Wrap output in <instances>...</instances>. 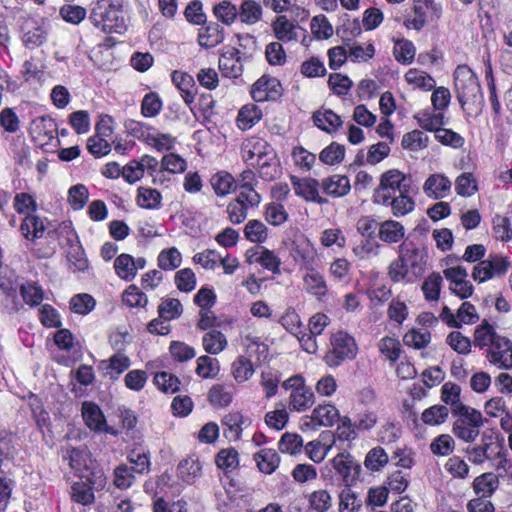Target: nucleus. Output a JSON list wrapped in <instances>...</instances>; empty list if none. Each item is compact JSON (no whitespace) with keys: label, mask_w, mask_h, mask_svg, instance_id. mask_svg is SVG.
<instances>
[{"label":"nucleus","mask_w":512,"mask_h":512,"mask_svg":"<svg viewBox=\"0 0 512 512\" xmlns=\"http://www.w3.org/2000/svg\"><path fill=\"white\" fill-rule=\"evenodd\" d=\"M89 21L104 33L123 34L127 30L122 6L110 0H97L93 3Z\"/></svg>","instance_id":"nucleus-1"},{"label":"nucleus","mask_w":512,"mask_h":512,"mask_svg":"<svg viewBox=\"0 0 512 512\" xmlns=\"http://www.w3.org/2000/svg\"><path fill=\"white\" fill-rule=\"evenodd\" d=\"M454 419L452 433L455 437L465 443H473L480 435L482 427L487 419L482 412L470 407H460L452 413Z\"/></svg>","instance_id":"nucleus-2"},{"label":"nucleus","mask_w":512,"mask_h":512,"mask_svg":"<svg viewBox=\"0 0 512 512\" xmlns=\"http://www.w3.org/2000/svg\"><path fill=\"white\" fill-rule=\"evenodd\" d=\"M454 86L462 107L483 101L478 78L467 65H459L454 71Z\"/></svg>","instance_id":"nucleus-3"},{"label":"nucleus","mask_w":512,"mask_h":512,"mask_svg":"<svg viewBox=\"0 0 512 512\" xmlns=\"http://www.w3.org/2000/svg\"><path fill=\"white\" fill-rule=\"evenodd\" d=\"M282 388L289 392L288 409L290 412L302 413L315 403V395L301 374H295L282 382Z\"/></svg>","instance_id":"nucleus-4"},{"label":"nucleus","mask_w":512,"mask_h":512,"mask_svg":"<svg viewBox=\"0 0 512 512\" xmlns=\"http://www.w3.org/2000/svg\"><path fill=\"white\" fill-rule=\"evenodd\" d=\"M410 191L411 184L406 175L397 169H391L381 175L380 184L374 192V203L388 205L391 197Z\"/></svg>","instance_id":"nucleus-5"},{"label":"nucleus","mask_w":512,"mask_h":512,"mask_svg":"<svg viewBox=\"0 0 512 512\" xmlns=\"http://www.w3.org/2000/svg\"><path fill=\"white\" fill-rule=\"evenodd\" d=\"M358 347L355 339L345 331H337L330 336V349L324 357L329 367H338L344 361L353 360Z\"/></svg>","instance_id":"nucleus-6"},{"label":"nucleus","mask_w":512,"mask_h":512,"mask_svg":"<svg viewBox=\"0 0 512 512\" xmlns=\"http://www.w3.org/2000/svg\"><path fill=\"white\" fill-rule=\"evenodd\" d=\"M470 462L476 465L483 464L486 460L494 461L497 468H506L507 452L504 447L498 443L485 442L482 444L468 447L465 450Z\"/></svg>","instance_id":"nucleus-7"},{"label":"nucleus","mask_w":512,"mask_h":512,"mask_svg":"<svg viewBox=\"0 0 512 512\" xmlns=\"http://www.w3.org/2000/svg\"><path fill=\"white\" fill-rule=\"evenodd\" d=\"M510 268V261L507 257L502 255L489 256L485 260H481L474 266L472 278L474 281L483 283L492 278L501 277L505 275Z\"/></svg>","instance_id":"nucleus-8"},{"label":"nucleus","mask_w":512,"mask_h":512,"mask_svg":"<svg viewBox=\"0 0 512 512\" xmlns=\"http://www.w3.org/2000/svg\"><path fill=\"white\" fill-rule=\"evenodd\" d=\"M275 153L272 146L263 138L252 136L242 142L240 154L242 160L249 166L255 167L257 163L272 157Z\"/></svg>","instance_id":"nucleus-9"},{"label":"nucleus","mask_w":512,"mask_h":512,"mask_svg":"<svg viewBox=\"0 0 512 512\" xmlns=\"http://www.w3.org/2000/svg\"><path fill=\"white\" fill-rule=\"evenodd\" d=\"M335 474L344 486L356 483L361 472L360 464L348 453H339L331 460Z\"/></svg>","instance_id":"nucleus-10"},{"label":"nucleus","mask_w":512,"mask_h":512,"mask_svg":"<svg viewBox=\"0 0 512 512\" xmlns=\"http://www.w3.org/2000/svg\"><path fill=\"white\" fill-rule=\"evenodd\" d=\"M290 255L301 270L314 268L317 264V250L306 237L302 236L293 241Z\"/></svg>","instance_id":"nucleus-11"},{"label":"nucleus","mask_w":512,"mask_h":512,"mask_svg":"<svg viewBox=\"0 0 512 512\" xmlns=\"http://www.w3.org/2000/svg\"><path fill=\"white\" fill-rule=\"evenodd\" d=\"M341 418L339 410L332 404L318 405L310 416L302 422V428L316 430L318 427H331Z\"/></svg>","instance_id":"nucleus-12"},{"label":"nucleus","mask_w":512,"mask_h":512,"mask_svg":"<svg viewBox=\"0 0 512 512\" xmlns=\"http://www.w3.org/2000/svg\"><path fill=\"white\" fill-rule=\"evenodd\" d=\"M486 358L499 369H512V342L504 336L496 338L494 344L488 348Z\"/></svg>","instance_id":"nucleus-13"},{"label":"nucleus","mask_w":512,"mask_h":512,"mask_svg":"<svg viewBox=\"0 0 512 512\" xmlns=\"http://www.w3.org/2000/svg\"><path fill=\"white\" fill-rule=\"evenodd\" d=\"M444 277L449 281V289L461 299L470 297L473 285L467 280L468 273L462 266L450 267L443 270Z\"/></svg>","instance_id":"nucleus-14"},{"label":"nucleus","mask_w":512,"mask_h":512,"mask_svg":"<svg viewBox=\"0 0 512 512\" xmlns=\"http://www.w3.org/2000/svg\"><path fill=\"white\" fill-rule=\"evenodd\" d=\"M81 412L83 420L90 430L111 435L117 434L113 428L107 425L105 416L97 404L85 401L82 403Z\"/></svg>","instance_id":"nucleus-15"},{"label":"nucleus","mask_w":512,"mask_h":512,"mask_svg":"<svg viewBox=\"0 0 512 512\" xmlns=\"http://www.w3.org/2000/svg\"><path fill=\"white\" fill-rule=\"evenodd\" d=\"M399 255L414 277L421 276L425 270L426 253L424 249L416 247L413 243H402L399 246Z\"/></svg>","instance_id":"nucleus-16"},{"label":"nucleus","mask_w":512,"mask_h":512,"mask_svg":"<svg viewBox=\"0 0 512 512\" xmlns=\"http://www.w3.org/2000/svg\"><path fill=\"white\" fill-rule=\"evenodd\" d=\"M282 95L280 82L275 78L262 76L252 86L251 96L256 102L277 100Z\"/></svg>","instance_id":"nucleus-17"},{"label":"nucleus","mask_w":512,"mask_h":512,"mask_svg":"<svg viewBox=\"0 0 512 512\" xmlns=\"http://www.w3.org/2000/svg\"><path fill=\"white\" fill-rule=\"evenodd\" d=\"M56 133L57 124L50 116H40L31 122L30 134L41 145L48 144L55 138Z\"/></svg>","instance_id":"nucleus-18"},{"label":"nucleus","mask_w":512,"mask_h":512,"mask_svg":"<svg viewBox=\"0 0 512 512\" xmlns=\"http://www.w3.org/2000/svg\"><path fill=\"white\" fill-rule=\"evenodd\" d=\"M452 182L441 173L431 174L423 184V192L429 198L440 200L446 198L451 192Z\"/></svg>","instance_id":"nucleus-19"},{"label":"nucleus","mask_w":512,"mask_h":512,"mask_svg":"<svg viewBox=\"0 0 512 512\" xmlns=\"http://www.w3.org/2000/svg\"><path fill=\"white\" fill-rule=\"evenodd\" d=\"M219 69L224 77L238 78L243 71L241 52L234 47L225 49L219 58Z\"/></svg>","instance_id":"nucleus-20"},{"label":"nucleus","mask_w":512,"mask_h":512,"mask_svg":"<svg viewBox=\"0 0 512 512\" xmlns=\"http://www.w3.org/2000/svg\"><path fill=\"white\" fill-rule=\"evenodd\" d=\"M303 287L306 293L322 300L328 294V285L325 277L314 268L306 270L303 275Z\"/></svg>","instance_id":"nucleus-21"},{"label":"nucleus","mask_w":512,"mask_h":512,"mask_svg":"<svg viewBox=\"0 0 512 512\" xmlns=\"http://www.w3.org/2000/svg\"><path fill=\"white\" fill-rule=\"evenodd\" d=\"M69 248L67 251V259L71 265V269L76 272H83L88 268V260L85 257L84 250L78 240L77 235L72 231L68 238Z\"/></svg>","instance_id":"nucleus-22"},{"label":"nucleus","mask_w":512,"mask_h":512,"mask_svg":"<svg viewBox=\"0 0 512 512\" xmlns=\"http://www.w3.org/2000/svg\"><path fill=\"white\" fill-rule=\"evenodd\" d=\"M202 467L198 456H189L178 464V477L186 484H193L201 476Z\"/></svg>","instance_id":"nucleus-23"},{"label":"nucleus","mask_w":512,"mask_h":512,"mask_svg":"<svg viewBox=\"0 0 512 512\" xmlns=\"http://www.w3.org/2000/svg\"><path fill=\"white\" fill-rule=\"evenodd\" d=\"M64 459L68 460L70 468L79 476H83V473L88 472L93 465L91 455L86 448H72Z\"/></svg>","instance_id":"nucleus-24"},{"label":"nucleus","mask_w":512,"mask_h":512,"mask_svg":"<svg viewBox=\"0 0 512 512\" xmlns=\"http://www.w3.org/2000/svg\"><path fill=\"white\" fill-rule=\"evenodd\" d=\"M46 230L45 220L35 214H27L21 222L20 231L28 241L42 238Z\"/></svg>","instance_id":"nucleus-25"},{"label":"nucleus","mask_w":512,"mask_h":512,"mask_svg":"<svg viewBox=\"0 0 512 512\" xmlns=\"http://www.w3.org/2000/svg\"><path fill=\"white\" fill-rule=\"evenodd\" d=\"M171 77L172 82L179 89L184 102L187 105L192 104L194 102L195 95L197 92V87L195 85L193 77L187 73L180 71H174Z\"/></svg>","instance_id":"nucleus-26"},{"label":"nucleus","mask_w":512,"mask_h":512,"mask_svg":"<svg viewBox=\"0 0 512 512\" xmlns=\"http://www.w3.org/2000/svg\"><path fill=\"white\" fill-rule=\"evenodd\" d=\"M405 236L404 226L395 220H385L378 226V237L387 244L400 242Z\"/></svg>","instance_id":"nucleus-27"},{"label":"nucleus","mask_w":512,"mask_h":512,"mask_svg":"<svg viewBox=\"0 0 512 512\" xmlns=\"http://www.w3.org/2000/svg\"><path fill=\"white\" fill-rule=\"evenodd\" d=\"M224 41V30L217 23H210L199 29L198 43L205 49L213 48Z\"/></svg>","instance_id":"nucleus-28"},{"label":"nucleus","mask_w":512,"mask_h":512,"mask_svg":"<svg viewBox=\"0 0 512 512\" xmlns=\"http://www.w3.org/2000/svg\"><path fill=\"white\" fill-rule=\"evenodd\" d=\"M130 366V359L122 352H116L108 360L100 364V368L105 371V375L111 379H117Z\"/></svg>","instance_id":"nucleus-29"},{"label":"nucleus","mask_w":512,"mask_h":512,"mask_svg":"<svg viewBox=\"0 0 512 512\" xmlns=\"http://www.w3.org/2000/svg\"><path fill=\"white\" fill-rule=\"evenodd\" d=\"M271 26L274 36L279 42L288 43L297 39L298 26L285 16H278Z\"/></svg>","instance_id":"nucleus-30"},{"label":"nucleus","mask_w":512,"mask_h":512,"mask_svg":"<svg viewBox=\"0 0 512 512\" xmlns=\"http://www.w3.org/2000/svg\"><path fill=\"white\" fill-rule=\"evenodd\" d=\"M314 124L327 133H333L342 125L339 115L330 109L318 110L313 114Z\"/></svg>","instance_id":"nucleus-31"},{"label":"nucleus","mask_w":512,"mask_h":512,"mask_svg":"<svg viewBox=\"0 0 512 512\" xmlns=\"http://www.w3.org/2000/svg\"><path fill=\"white\" fill-rule=\"evenodd\" d=\"M291 181L296 195L307 201L320 203L321 199L318 192V182L314 179H299L291 177Z\"/></svg>","instance_id":"nucleus-32"},{"label":"nucleus","mask_w":512,"mask_h":512,"mask_svg":"<svg viewBox=\"0 0 512 512\" xmlns=\"http://www.w3.org/2000/svg\"><path fill=\"white\" fill-rule=\"evenodd\" d=\"M323 191L333 197H342L350 191V181L347 176L332 175L322 182Z\"/></svg>","instance_id":"nucleus-33"},{"label":"nucleus","mask_w":512,"mask_h":512,"mask_svg":"<svg viewBox=\"0 0 512 512\" xmlns=\"http://www.w3.org/2000/svg\"><path fill=\"white\" fill-rule=\"evenodd\" d=\"M254 460L260 472L272 474L280 464V457L273 449L264 448L254 454Z\"/></svg>","instance_id":"nucleus-34"},{"label":"nucleus","mask_w":512,"mask_h":512,"mask_svg":"<svg viewBox=\"0 0 512 512\" xmlns=\"http://www.w3.org/2000/svg\"><path fill=\"white\" fill-rule=\"evenodd\" d=\"M230 371L233 379L239 384L248 381L255 373L251 360L245 355H239L235 358Z\"/></svg>","instance_id":"nucleus-35"},{"label":"nucleus","mask_w":512,"mask_h":512,"mask_svg":"<svg viewBox=\"0 0 512 512\" xmlns=\"http://www.w3.org/2000/svg\"><path fill=\"white\" fill-rule=\"evenodd\" d=\"M161 193L153 188L140 186L137 189L136 203L147 210H158L162 206Z\"/></svg>","instance_id":"nucleus-36"},{"label":"nucleus","mask_w":512,"mask_h":512,"mask_svg":"<svg viewBox=\"0 0 512 512\" xmlns=\"http://www.w3.org/2000/svg\"><path fill=\"white\" fill-rule=\"evenodd\" d=\"M239 453L233 448H223L215 456V464L217 468L225 474L235 471L239 467Z\"/></svg>","instance_id":"nucleus-37"},{"label":"nucleus","mask_w":512,"mask_h":512,"mask_svg":"<svg viewBox=\"0 0 512 512\" xmlns=\"http://www.w3.org/2000/svg\"><path fill=\"white\" fill-rule=\"evenodd\" d=\"M238 17L242 23L254 25L262 19L263 10L259 2L255 0H244L239 9Z\"/></svg>","instance_id":"nucleus-38"},{"label":"nucleus","mask_w":512,"mask_h":512,"mask_svg":"<svg viewBox=\"0 0 512 512\" xmlns=\"http://www.w3.org/2000/svg\"><path fill=\"white\" fill-rule=\"evenodd\" d=\"M210 182L215 194L220 197L230 194L237 188L234 177L226 171L214 174Z\"/></svg>","instance_id":"nucleus-39"},{"label":"nucleus","mask_w":512,"mask_h":512,"mask_svg":"<svg viewBox=\"0 0 512 512\" xmlns=\"http://www.w3.org/2000/svg\"><path fill=\"white\" fill-rule=\"evenodd\" d=\"M472 485L476 495L489 498L498 488L499 480L493 473H483L474 479Z\"/></svg>","instance_id":"nucleus-40"},{"label":"nucleus","mask_w":512,"mask_h":512,"mask_svg":"<svg viewBox=\"0 0 512 512\" xmlns=\"http://www.w3.org/2000/svg\"><path fill=\"white\" fill-rule=\"evenodd\" d=\"M415 118L423 129L433 131L435 134L436 130L441 129L445 124V117L441 111L422 110L415 115Z\"/></svg>","instance_id":"nucleus-41"},{"label":"nucleus","mask_w":512,"mask_h":512,"mask_svg":"<svg viewBox=\"0 0 512 512\" xmlns=\"http://www.w3.org/2000/svg\"><path fill=\"white\" fill-rule=\"evenodd\" d=\"M410 192L401 193L388 200V205L391 207L392 214L395 217H402L414 210L415 202L410 195Z\"/></svg>","instance_id":"nucleus-42"},{"label":"nucleus","mask_w":512,"mask_h":512,"mask_svg":"<svg viewBox=\"0 0 512 512\" xmlns=\"http://www.w3.org/2000/svg\"><path fill=\"white\" fill-rule=\"evenodd\" d=\"M261 117L262 112L256 105H245L239 110L237 126L243 131L249 130L261 120Z\"/></svg>","instance_id":"nucleus-43"},{"label":"nucleus","mask_w":512,"mask_h":512,"mask_svg":"<svg viewBox=\"0 0 512 512\" xmlns=\"http://www.w3.org/2000/svg\"><path fill=\"white\" fill-rule=\"evenodd\" d=\"M114 270L120 279L132 281L136 277L134 257L127 253L120 254L114 261Z\"/></svg>","instance_id":"nucleus-44"},{"label":"nucleus","mask_w":512,"mask_h":512,"mask_svg":"<svg viewBox=\"0 0 512 512\" xmlns=\"http://www.w3.org/2000/svg\"><path fill=\"white\" fill-rule=\"evenodd\" d=\"M202 344L207 353L217 355L226 348L227 338L221 331L211 330L203 336Z\"/></svg>","instance_id":"nucleus-45"},{"label":"nucleus","mask_w":512,"mask_h":512,"mask_svg":"<svg viewBox=\"0 0 512 512\" xmlns=\"http://www.w3.org/2000/svg\"><path fill=\"white\" fill-rule=\"evenodd\" d=\"M492 325L488 322L483 321L478 325L474 332V345L479 348L491 347L496 341V338H500Z\"/></svg>","instance_id":"nucleus-46"},{"label":"nucleus","mask_w":512,"mask_h":512,"mask_svg":"<svg viewBox=\"0 0 512 512\" xmlns=\"http://www.w3.org/2000/svg\"><path fill=\"white\" fill-rule=\"evenodd\" d=\"M382 246L375 237L364 238L353 248L354 255L360 260H367L380 254Z\"/></svg>","instance_id":"nucleus-47"},{"label":"nucleus","mask_w":512,"mask_h":512,"mask_svg":"<svg viewBox=\"0 0 512 512\" xmlns=\"http://www.w3.org/2000/svg\"><path fill=\"white\" fill-rule=\"evenodd\" d=\"M460 394V386L452 382H446L441 388V400L446 405H450L452 413H454V410H457L460 407L467 406L461 402Z\"/></svg>","instance_id":"nucleus-48"},{"label":"nucleus","mask_w":512,"mask_h":512,"mask_svg":"<svg viewBox=\"0 0 512 512\" xmlns=\"http://www.w3.org/2000/svg\"><path fill=\"white\" fill-rule=\"evenodd\" d=\"M449 416V409L446 405H433L422 412L421 420L429 426L443 424Z\"/></svg>","instance_id":"nucleus-49"},{"label":"nucleus","mask_w":512,"mask_h":512,"mask_svg":"<svg viewBox=\"0 0 512 512\" xmlns=\"http://www.w3.org/2000/svg\"><path fill=\"white\" fill-rule=\"evenodd\" d=\"M405 80L416 88L424 91L432 90L436 82L432 76L428 73L412 68L405 74Z\"/></svg>","instance_id":"nucleus-50"},{"label":"nucleus","mask_w":512,"mask_h":512,"mask_svg":"<svg viewBox=\"0 0 512 512\" xmlns=\"http://www.w3.org/2000/svg\"><path fill=\"white\" fill-rule=\"evenodd\" d=\"M430 341L431 334L426 328H413L403 336L404 344L414 349L425 348L430 343Z\"/></svg>","instance_id":"nucleus-51"},{"label":"nucleus","mask_w":512,"mask_h":512,"mask_svg":"<svg viewBox=\"0 0 512 512\" xmlns=\"http://www.w3.org/2000/svg\"><path fill=\"white\" fill-rule=\"evenodd\" d=\"M158 266L166 271L178 268L182 262V255L176 247L162 250L157 258Z\"/></svg>","instance_id":"nucleus-52"},{"label":"nucleus","mask_w":512,"mask_h":512,"mask_svg":"<svg viewBox=\"0 0 512 512\" xmlns=\"http://www.w3.org/2000/svg\"><path fill=\"white\" fill-rule=\"evenodd\" d=\"M280 380L281 377L278 371L268 369L261 372L260 385L266 399H270L277 394Z\"/></svg>","instance_id":"nucleus-53"},{"label":"nucleus","mask_w":512,"mask_h":512,"mask_svg":"<svg viewBox=\"0 0 512 512\" xmlns=\"http://www.w3.org/2000/svg\"><path fill=\"white\" fill-rule=\"evenodd\" d=\"M243 423L244 417L239 412H233L225 415L222 420L223 426L227 428V431L225 430V436L233 440L239 439L242 433Z\"/></svg>","instance_id":"nucleus-54"},{"label":"nucleus","mask_w":512,"mask_h":512,"mask_svg":"<svg viewBox=\"0 0 512 512\" xmlns=\"http://www.w3.org/2000/svg\"><path fill=\"white\" fill-rule=\"evenodd\" d=\"M361 507L362 501L351 490V486H344L339 494V512H358Z\"/></svg>","instance_id":"nucleus-55"},{"label":"nucleus","mask_w":512,"mask_h":512,"mask_svg":"<svg viewBox=\"0 0 512 512\" xmlns=\"http://www.w3.org/2000/svg\"><path fill=\"white\" fill-rule=\"evenodd\" d=\"M220 371V364L216 358L207 355L197 359L196 374L203 379L214 378Z\"/></svg>","instance_id":"nucleus-56"},{"label":"nucleus","mask_w":512,"mask_h":512,"mask_svg":"<svg viewBox=\"0 0 512 512\" xmlns=\"http://www.w3.org/2000/svg\"><path fill=\"white\" fill-rule=\"evenodd\" d=\"M70 496L74 502L84 506L91 505L95 500L93 490L84 481L73 483L71 486Z\"/></svg>","instance_id":"nucleus-57"},{"label":"nucleus","mask_w":512,"mask_h":512,"mask_svg":"<svg viewBox=\"0 0 512 512\" xmlns=\"http://www.w3.org/2000/svg\"><path fill=\"white\" fill-rule=\"evenodd\" d=\"M429 5H426L425 1L423 3L415 4L413 6L412 14L406 17L404 20V26L407 29H413L416 31H420L426 25V8Z\"/></svg>","instance_id":"nucleus-58"},{"label":"nucleus","mask_w":512,"mask_h":512,"mask_svg":"<svg viewBox=\"0 0 512 512\" xmlns=\"http://www.w3.org/2000/svg\"><path fill=\"white\" fill-rule=\"evenodd\" d=\"M244 235L250 242L263 243L268 238V229L263 222L253 219L245 225Z\"/></svg>","instance_id":"nucleus-59"},{"label":"nucleus","mask_w":512,"mask_h":512,"mask_svg":"<svg viewBox=\"0 0 512 512\" xmlns=\"http://www.w3.org/2000/svg\"><path fill=\"white\" fill-rule=\"evenodd\" d=\"M209 400L214 406H228L233 400L231 387L223 384L213 385L209 391Z\"/></svg>","instance_id":"nucleus-60"},{"label":"nucleus","mask_w":512,"mask_h":512,"mask_svg":"<svg viewBox=\"0 0 512 512\" xmlns=\"http://www.w3.org/2000/svg\"><path fill=\"white\" fill-rule=\"evenodd\" d=\"M265 220L273 225L280 226L288 220V212L281 203L271 202L265 206Z\"/></svg>","instance_id":"nucleus-61"},{"label":"nucleus","mask_w":512,"mask_h":512,"mask_svg":"<svg viewBox=\"0 0 512 512\" xmlns=\"http://www.w3.org/2000/svg\"><path fill=\"white\" fill-rule=\"evenodd\" d=\"M389 461V456L385 450L380 447L372 448L366 455L364 465L371 471L381 470Z\"/></svg>","instance_id":"nucleus-62"},{"label":"nucleus","mask_w":512,"mask_h":512,"mask_svg":"<svg viewBox=\"0 0 512 512\" xmlns=\"http://www.w3.org/2000/svg\"><path fill=\"white\" fill-rule=\"evenodd\" d=\"M95 305V299L87 293L76 294L70 300V310L80 315H87L95 308Z\"/></svg>","instance_id":"nucleus-63"},{"label":"nucleus","mask_w":512,"mask_h":512,"mask_svg":"<svg viewBox=\"0 0 512 512\" xmlns=\"http://www.w3.org/2000/svg\"><path fill=\"white\" fill-rule=\"evenodd\" d=\"M493 233L495 237L502 242H508L512 239V226L508 217L496 214L492 219Z\"/></svg>","instance_id":"nucleus-64"}]
</instances>
